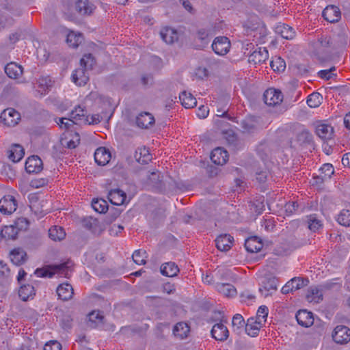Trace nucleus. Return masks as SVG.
Segmentation results:
<instances>
[{"label":"nucleus","instance_id":"obj_1","mask_svg":"<svg viewBox=\"0 0 350 350\" xmlns=\"http://www.w3.org/2000/svg\"><path fill=\"white\" fill-rule=\"evenodd\" d=\"M70 262H66L64 263L50 266L48 268H38L35 271V274L38 277L40 278H52L55 273H60L64 275L65 277H68V271H70Z\"/></svg>","mask_w":350,"mask_h":350},{"label":"nucleus","instance_id":"obj_2","mask_svg":"<svg viewBox=\"0 0 350 350\" xmlns=\"http://www.w3.org/2000/svg\"><path fill=\"white\" fill-rule=\"evenodd\" d=\"M311 44L317 55H323L329 49H332V38L323 34L313 40Z\"/></svg>","mask_w":350,"mask_h":350},{"label":"nucleus","instance_id":"obj_3","mask_svg":"<svg viewBox=\"0 0 350 350\" xmlns=\"http://www.w3.org/2000/svg\"><path fill=\"white\" fill-rule=\"evenodd\" d=\"M1 122L6 126H16L21 120L20 113L13 108H8L2 111L0 116Z\"/></svg>","mask_w":350,"mask_h":350},{"label":"nucleus","instance_id":"obj_4","mask_svg":"<svg viewBox=\"0 0 350 350\" xmlns=\"http://www.w3.org/2000/svg\"><path fill=\"white\" fill-rule=\"evenodd\" d=\"M332 338L338 344H347L350 341V329L345 325H337L333 332Z\"/></svg>","mask_w":350,"mask_h":350},{"label":"nucleus","instance_id":"obj_5","mask_svg":"<svg viewBox=\"0 0 350 350\" xmlns=\"http://www.w3.org/2000/svg\"><path fill=\"white\" fill-rule=\"evenodd\" d=\"M263 100L267 105L276 106L282 103L283 95L280 90L269 88L264 92Z\"/></svg>","mask_w":350,"mask_h":350},{"label":"nucleus","instance_id":"obj_6","mask_svg":"<svg viewBox=\"0 0 350 350\" xmlns=\"http://www.w3.org/2000/svg\"><path fill=\"white\" fill-rule=\"evenodd\" d=\"M230 47V42L228 38L225 36L217 37L212 44L213 50L219 55H226L229 51Z\"/></svg>","mask_w":350,"mask_h":350},{"label":"nucleus","instance_id":"obj_7","mask_svg":"<svg viewBox=\"0 0 350 350\" xmlns=\"http://www.w3.org/2000/svg\"><path fill=\"white\" fill-rule=\"evenodd\" d=\"M224 323H226L227 320L215 324L211 329L212 337L216 340L225 341L229 336V331Z\"/></svg>","mask_w":350,"mask_h":350},{"label":"nucleus","instance_id":"obj_8","mask_svg":"<svg viewBox=\"0 0 350 350\" xmlns=\"http://www.w3.org/2000/svg\"><path fill=\"white\" fill-rule=\"evenodd\" d=\"M17 208V202L14 196H5L0 200V212L5 215H10Z\"/></svg>","mask_w":350,"mask_h":350},{"label":"nucleus","instance_id":"obj_9","mask_svg":"<svg viewBox=\"0 0 350 350\" xmlns=\"http://www.w3.org/2000/svg\"><path fill=\"white\" fill-rule=\"evenodd\" d=\"M278 284V280L276 278L273 276L267 277L262 281V287L259 288V291L266 297L271 295L273 292L277 290Z\"/></svg>","mask_w":350,"mask_h":350},{"label":"nucleus","instance_id":"obj_10","mask_svg":"<svg viewBox=\"0 0 350 350\" xmlns=\"http://www.w3.org/2000/svg\"><path fill=\"white\" fill-rule=\"evenodd\" d=\"M86 113L85 109L79 105L70 113L68 120L74 124L87 123V121H89V116Z\"/></svg>","mask_w":350,"mask_h":350},{"label":"nucleus","instance_id":"obj_11","mask_svg":"<svg viewBox=\"0 0 350 350\" xmlns=\"http://www.w3.org/2000/svg\"><path fill=\"white\" fill-rule=\"evenodd\" d=\"M135 123L139 128L148 129L154 124L155 120L152 113L144 111L136 117Z\"/></svg>","mask_w":350,"mask_h":350},{"label":"nucleus","instance_id":"obj_12","mask_svg":"<svg viewBox=\"0 0 350 350\" xmlns=\"http://www.w3.org/2000/svg\"><path fill=\"white\" fill-rule=\"evenodd\" d=\"M43 163L41 159L36 156L33 155L29 157L25 163V170L27 173H38L43 169Z\"/></svg>","mask_w":350,"mask_h":350},{"label":"nucleus","instance_id":"obj_13","mask_svg":"<svg viewBox=\"0 0 350 350\" xmlns=\"http://www.w3.org/2000/svg\"><path fill=\"white\" fill-rule=\"evenodd\" d=\"M211 159L216 165H223L228 160V152L223 148H215L211 154Z\"/></svg>","mask_w":350,"mask_h":350},{"label":"nucleus","instance_id":"obj_14","mask_svg":"<svg viewBox=\"0 0 350 350\" xmlns=\"http://www.w3.org/2000/svg\"><path fill=\"white\" fill-rule=\"evenodd\" d=\"M323 17L329 23L338 22L340 18V11L334 5H328L323 11Z\"/></svg>","mask_w":350,"mask_h":350},{"label":"nucleus","instance_id":"obj_15","mask_svg":"<svg viewBox=\"0 0 350 350\" xmlns=\"http://www.w3.org/2000/svg\"><path fill=\"white\" fill-rule=\"evenodd\" d=\"M296 319L298 324L304 327H308L314 323L313 314L306 310H299L296 314Z\"/></svg>","mask_w":350,"mask_h":350},{"label":"nucleus","instance_id":"obj_16","mask_svg":"<svg viewBox=\"0 0 350 350\" xmlns=\"http://www.w3.org/2000/svg\"><path fill=\"white\" fill-rule=\"evenodd\" d=\"M316 134L323 141L331 139L334 135V128L327 124H319L316 126Z\"/></svg>","mask_w":350,"mask_h":350},{"label":"nucleus","instance_id":"obj_17","mask_svg":"<svg viewBox=\"0 0 350 350\" xmlns=\"http://www.w3.org/2000/svg\"><path fill=\"white\" fill-rule=\"evenodd\" d=\"M233 241V237L230 234H221L215 239L216 247L220 251H228L232 247Z\"/></svg>","mask_w":350,"mask_h":350},{"label":"nucleus","instance_id":"obj_18","mask_svg":"<svg viewBox=\"0 0 350 350\" xmlns=\"http://www.w3.org/2000/svg\"><path fill=\"white\" fill-rule=\"evenodd\" d=\"M72 79L77 85H85L89 81L87 70L82 66L79 68H77L72 75Z\"/></svg>","mask_w":350,"mask_h":350},{"label":"nucleus","instance_id":"obj_19","mask_svg":"<svg viewBox=\"0 0 350 350\" xmlns=\"http://www.w3.org/2000/svg\"><path fill=\"white\" fill-rule=\"evenodd\" d=\"M269 58L268 51L265 48H258L253 51L249 56V62L254 64L265 62Z\"/></svg>","mask_w":350,"mask_h":350},{"label":"nucleus","instance_id":"obj_20","mask_svg":"<svg viewBox=\"0 0 350 350\" xmlns=\"http://www.w3.org/2000/svg\"><path fill=\"white\" fill-rule=\"evenodd\" d=\"M56 292L59 299L64 301L70 299L74 295L73 288L68 283L59 284L57 288Z\"/></svg>","mask_w":350,"mask_h":350},{"label":"nucleus","instance_id":"obj_21","mask_svg":"<svg viewBox=\"0 0 350 350\" xmlns=\"http://www.w3.org/2000/svg\"><path fill=\"white\" fill-rule=\"evenodd\" d=\"M111 159V153L104 147L97 148L94 152L96 163L101 166L107 164Z\"/></svg>","mask_w":350,"mask_h":350},{"label":"nucleus","instance_id":"obj_22","mask_svg":"<svg viewBox=\"0 0 350 350\" xmlns=\"http://www.w3.org/2000/svg\"><path fill=\"white\" fill-rule=\"evenodd\" d=\"M108 199L113 204L122 205L126 199V193L121 189H111L108 193Z\"/></svg>","mask_w":350,"mask_h":350},{"label":"nucleus","instance_id":"obj_23","mask_svg":"<svg viewBox=\"0 0 350 350\" xmlns=\"http://www.w3.org/2000/svg\"><path fill=\"white\" fill-rule=\"evenodd\" d=\"M82 225L83 227L92 231L94 234H100L104 230L100 224L99 220L92 217L84 218L82 220Z\"/></svg>","mask_w":350,"mask_h":350},{"label":"nucleus","instance_id":"obj_24","mask_svg":"<svg viewBox=\"0 0 350 350\" xmlns=\"http://www.w3.org/2000/svg\"><path fill=\"white\" fill-rule=\"evenodd\" d=\"M17 226L10 225L4 226L1 230V237L6 241H14L18 237L19 233Z\"/></svg>","mask_w":350,"mask_h":350},{"label":"nucleus","instance_id":"obj_25","mask_svg":"<svg viewBox=\"0 0 350 350\" xmlns=\"http://www.w3.org/2000/svg\"><path fill=\"white\" fill-rule=\"evenodd\" d=\"M160 35L162 40L167 44H172L178 40L177 31L169 27H163L160 31Z\"/></svg>","mask_w":350,"mask_h":350},{"label":"nucleus","instance_id":"obj_26","mask_svg":"<svg viewBox=\"0 0 350 350\" xmlns=\"http://www.w3.org/2000/svg\"><path fill=\"white\" fill-rule=\"evenodd\" d=\"M245 247L250 252H258L262 249V243L258 237H252L245 240Z\"/></svg>","mask_w":350,"mask_h":350},{"label":"nucleus","instance_id":"obj_27","mask_svg":"<svg viewBox=\"0 0 350 350\" xmlns=\"http://www.w3.org/2000/svg\"><path fill=\"white\" fill-rule=\"evenodd\" d=\"M5 72L11 79H18L23 74V68L14 62L8 64L5 67Z\"/></svg>","mask_w":350,"mask_h":350},{"label":"nucleus","instance_id":"obj_28","mask_svg":"<svg viewBox=\"0 0 350 350\" xmlns=\"http://www.w3.org/2000/svg\"><path fill=\"white\" fill-rule=\"evenodd\" d=\"M10 258L14 265H21L27 260V255L23 250L16 248L10 252Z\"/></svg>","mask_w":350,"mask_h":350},{"label":"nucleus","instance_id":"obj_29","mask_svg":"<svg viewBox=\"0 0 350 350\" xmlns=\"http://www.w3.org/2000/svg\"><path fill=\"white\" fill-rule=\"evenodd\" d=\"M217 291L227 297H232L237 295L234 286L228 283H218L216 285Z\"/></svg>","mask_w":350,"mask_h":350},{"label":"nucleus","instance_id":"obj_30","mask_svg":"<svg viewBox=\"0 0 350 350\" xmlns=\"http://www.w3.org/2000/svg\"><path fill=\"white\" fill-rule=\"evenodd\" d=\"M179 99L182 105L187 109L193 108L197 105L196 98L191 93L185 91L180 94Z\"/></svg>","mask_w":350,"mask_h":350},{"label":"nucleus","instance_id":"obj_31","mask_svg":"<svg viewBox=\"0 0 350 350\" xmlns=\"http://www.w3.org/2000/svg\"><path fill=\"white\" fill-rule=\"evenodd\" d=\"M134 157L138 163L142 164L147 163L152 159L148 149L146 147L138 148L135 152Z\"/></svg>","mask_w":350,"mask_h":350},{"label":"nucleus","instance_id":"obj_32","mask_svg":"<svg viewBox=\"0 0 350 350\" xmlns=\"http://www.w3.org/2000/svg\"><path fill=\"white\" fill-rule=\"evenodd\" d=\"M178 272V266L173 262H165L161 267V273L167 277L176 276Z\"/></svg>","mask_w":350,"mask_h":350},{"label":"nucleus","instance_id":"obj_33","mask_svg":"<svg viewBox=\"0 0 350 350\" xmlns=\"http://www.w3.org/2000/svg\"><path fill=\"white\" fill-rule=\"evenodd\" d=\"M95 7L88 0H79L76 3V10L81 14H90Z\"/></svg>","mask_w":350,"mask_h":350},{"label":"nucleus","instance_id":"obj_34","mask_svg":"<svg viewBox=\"0 0 350 350\" xmlns=\"http://www.w3.org/2000/svg\"><path fill=\"white\" fill-rule=\"evenodd\" d=\"M262 324H258L254 318H250L245 325V332L250 336L254 337L258 335L260 328Z\"/></svg>","mask_w":350,"mask_h":350},{"label":"nucleus","instance_id":"obj_35","mask_svg":"<svg viewBox=\"0 0 350 350\" xmlns=\"http://www.w3.org/2000/svg\"><path fill=\"white\" fill-rule=\"evenodd\" d=\"M25 151L19 144H14L9 151V159L13 162H18L23 157Z\"/></svg>","mask_w":350,"mask_h":350},{"label":"nucleus","instance_id":"obj_36","mask_svg":"<svg viewBox=\"0 0 350 350\" xmlns=\"http://www.w3.org/2000/svg\"><path fill=\"white\" fill-rule=\"evenodd\" d=\"M49 236L55 241H60L66 237V232L62 227L54 226L49 230Z\"/></svg>","mask_w":350,"mask_h":350},{"label":"nucleus","instance_id":"obj_37","mask_svg":"<svg viewBox=\"0 0 350 350\" xmlns=\"http://www.w3.org/2000/svg\"><path fill=\"white\" fill-rule=\"evenodd\" d=\"M348 37L345 33H338L332 38V49L345 48L347 44Z\"/></svg>","mask_w":350,"mask_h":350},{"label":"nucleus","instance_id":"obj_38","mask_svg":"<svg viewBox=\"0 0 350 350\" xmlns=\"http://www.w3.org/2000/svg\"><path fill=\"white\" fill-rule=\"evenodd\" d=\"M306 298L309 302L319 303L323 300V294L317 287H310L308 290Z\"/></svg>","mask_w":350,"mask_h":350},{"label":"nucleus","instance_id":"obj_39","mask_svg":"<svg viewBox=\"0 0 350 350\" xmlns=\"http://www.w3.org/2000/svg\"><path fill=\"white\" fill-rule=\"evenodd\" d=\"M276 32L281 35L283 38L291 40L295 36V31L288 25L282 24L276 27Z\"/></svg>","mask_w":350,"mask_h":350},{"label":"nucleus","instance_id":"obj_40","mask_svg":"<svg viewBox=\"0 0 350 350\" xmlns=\"http://www.w3.org/2000/svg\"><path fill=\"white\" fill-rule=\"evenodd\" d=\"M88 317V326L91 328H96L103 323L104 317L101 314L100 311H93L89 314Z\"/></svg>","mask_w":350,"mask_h":350},{"label":"nucleus","instance_id":"obj_41","mask_svg":"<svg viewBox=\"0 0 350 350\" xmlns=\"http://www.w3.org/2000/svg\"><path fill=\"white\" fill-rule=\"evenodd\" d=\"M189 331L190 328L189 325L184 322L176 323L173 329L174 334L180 338H186Z\"/></svg>","mask_w":350,"mask_h":350},{"label":"nucleus","instance_id":"obj_42","mask_svg":"<svg viewBox=\"0 0 350 350\" xmlns=\"http://www.w3.org/2000/svg\"><path fill=\"white\" fill-rule=\"evenodd\" d=\"M83 41V38L81 33L77 34L75 32L71 31L67 35L66 42L72 48H77Z\"/></svg>","mask_w":350,"mask_h":350},{"label":"nucleus","instance_id":"obj_43","mask_svg":"<svg viewBox=\"0 0 350 350\" xmlns=\"http://www.w3.org/2000/svg\"><path fill=\"white\" fill-rule=\"evenodd\" d=\"M33 295H35L34 288L30 284L23 285L19 288L18 296L23 301H27Z\"/></svg>","mask_w":350,"mask_h":350},{"label":"nucleus","instance_id":"obj_44","mask_svg":"<svg viewBox=\"0 0 350 350\" xmlns=\"http://www.w3.org/2000/svg\"><path fill=\"white\" fill-rule=\"evenodd\" d=\"M270 66L275 72H283L286 68L285 61L280 57H274L270 62Z\"/></svg>","mask_w":350,"mask_h":350},{"label":"nucleus","instance_id":"obj_45","mask_svg":"<svg viewBox=\"0 0 350 350\" xmlns=\"http://www.w3.org/2000/svg\"><path fill=\"white\" fill-rule=\"evenodd\" d=\"M337 221L342 226L350 227V206L340 212Z\"/></svg>","mask_w":350,"mask_h":350},{"label":"nucleus","instance_id":"obj_46","mask_svg":"<svg viewBox=\"0 0 350 350\" xmlns=\"http://www.w3.org/2000/svg\"><path fill=\"white\" fill-rule=\"evenodd\" d=\"M92 206L96 212L104 213L108 209V203L103 199H94L92 202Z\"/></svg>","mask_w":350,"mask_h":350},{"label":"nucleus","instance_id":"obj_47","mask_svg":"<svg viewBox=\"0 0 350 350\" xmlns=\"http://www.w3.org/2000/svg\"><path fill=\"white\" fill-rule=\"evenodd\" d=\"M96 64L95 59L91 53L85 54L80 60L81 66L88 70H92Z\"/></svg>","mask_w":350,"mask_h":350},{"label":"nucleus","instance_id":"obj_48","mask_svg":"<svg viewBox=\"0 0 350 350\" xmlns=\"http://www.w3.org/2000/svg\"><path fill=\"white\" fill-rule=\"evenodd\" d=\"M308 228L313 232L317 231L323 226L322 221L317 218L315 214L310 215L308 217Z\"/></svg>","mask_w":350,"mask_h":350},{"label":"nucleus","instance_id":"obj_49","mask_svg":"<svg viewBox=\"0 0 350 350\" xmlns=\"http://www.w3.org/2000/svg\"><path fill=\"white\" fill-rule=\"evenodd\" d=\"M288 282L289 285L293 288V290L296 291L307 286L309 283V280L303 278L295 277L289 280Z\"/></svg>","mask_w":350,"mask_h":350},{"label":"nucleus","instance_id":"obj_50","mask_svg":"<svg viewBox=\"0 0 350 350\" xmlns=\"http://www.w3.org/2000/svg\"><path fill=\"white\" fill-rule=\"evenodd\" d=\"M297 141L300 145L309 144L312 142V135L308 130H303L297 135Z\"/></svg>","mask_w":350,"mask_h":350},{"label":"nucleus","instance_id":"obj_51","mask_svg":"<svg viewBox=\"0 0 350 350\" xmlns=\"http://www.w3.org/2000/svg\"><path fill=\"white\" fill-rule=\"evenodd\" d=\"M257 154L260 157L262 160H266L270 152V148L269 144L264 142H261L256 148Z\"/></svg>","mask_w":350,"mask_h":350},{"label":"nucleus","instance_id":"obj_52","mask_svg":"<svg viewBox=\"0 0 350 350\" xmlns=\"http://www.w3.org/2000/svg\"><path fill=\"white\" fill-rule=\"evenodd\" d=\"M132 258L136 264L145 265L146 263L147 252L142 250H136L133 254Z\"/></svg>","mask_w":350,"mask_h":350},{"label":"nucleus","instance_id":"obj_53","mask_svg":"<svg viewBox=\"0 0 350 350\" xmlns=\"http://www.w3.org/2000/svg\"><path fill=\"white\" fill-rule=\"evenodd\" d=\"M232 327L234 331L239 332L243 327H245L246 323H245L244 319L240 314H235L232 321Z\"/></svg>","mask_w":350,"mask_h":350},{"label":"nucleus","instance_id":"obj_54","mask_svg":"<svg viewBox=\"0 0 350 350\" xmlns=\"http://www.w3.org/2000/svg\"><path fill=\"white\" fill-rule=\"evenodd\" d=\"M161 181V176L159 172H152L148 176L147 183L152 187H159Z\"/></svg>","mask_w":350,"mask_h":350},{"label":"nucleus","instance_id":"obj_55","mask_svg":"<svg viewBox=\"0 0 350 350\" xmlns=\"http://www.w3.org/2000/svg\"><path fill=\"white\" fill-rule=\"evenodd\" d=\"M268 315V308L265 306H262L259 307L256 317L254 319L258 323V324H263L266 321V319Z\"/></svg>","mask_w":350,"mask_h":350},{"label":"nucleus","instance_id":"obj_56","mask_svg":"<svg viewBox=\"0 0 350 350\" xmlns=\"http://www.w3.org/2000/svg\"><path fill=\"white\" fill-rule=\"evenodd\" d=\"M321 96L319 93H312L307 98V104L310 107L315 108L320 105Z\"/></svg>","mask_w":350,"mask_h":350},{"label":"nucleus","instance_id":"obj_57","mask_svg":"<svg viewBox=\"0 0 350 350\" xmlns=\"http://www.w3.org/2000/svg\"><path fill=\"white\" fill-rule=\"evenodd\" d=\"M243 132L252 133L256 129L255 123L251 119H244L241 122Z\"/></svg>","mask_w":350,"mask_h":350},{"label":"nucleus","instance_id":"obj_58","mask_svg":"<svg viewBox=\"0 0 350 350\" xmlns=\"http://www.w3.org/2000/svg\"><path fill=\"white\" fill-rule=\"evenodd\" d=\"M196 38L201 42L202 46L208 44L209 42L208 31L205 29H199L196 33Z\"/></svg>","mask_w":350,"mask_h":350},{"label":"nucleus","instance_id":"obj_59","mask_svg":"<svg viewBox=\"0 0 350 350\" xmlns=\"http://www.w3.org/2000/svg\"><path fill=\"white\" fill-rule=\"evenodd\" d=\"M321 174H324V178H330L334 173V168L330 163H325L319 170Z\"/></svg>","mask_w":350,"mask_h":350},{"label":"nucleus","instance_id":"obj_60","mask_svg":"<svg viewBox=\"0 0 350 350\" xmlns=\"http://www.w3.org/2000/svg\"><path fill=\"white\" fill-rule=\"evenodd\" d=\"M29 225V222L27 219L25 217L18 218L17 220L14 223V226H17L18 229V232L26 230Z\"/></svg>","mask_w":350,"mask_h":350},{"label":"nucleus","instance_id":"obj_61","mask_svg":"<svg viewBox=\"0 0 350 350\" xmlns=\"http://www.w3.org/2000/svg\"><path fill=\"white\" fill-rule=\"evenodd\" d=\"M10 269L8 265L3 261L0 260V278H6L10 276Z\"/></svg>","mask_w":350,"mask_h":350},{"label":"nucleus","instance_id":"obj_62","mask_svg":"<svg viewBox=\"0 0 350 350\" xmlns=\"http://www.w3.org/2000/svg\"><path fill=\"white\" fill-rule=\"evenodd\" d=\"M339 280L338 278L333 279L330 281H328L325 282L322 287L325 290H330L332 288H334L335 286H338V288H341L342 286V282H337L336 281Z\"/></svg>","mask_w":350,"mask_h":350},{"label":"nucleus","instance_id":"obj_63","mask_svg":"<svg viewBox=\"0 0 350 350\" xmlns=\"http://www.w3.org/2000/svg\"><path fill=\"white\" fill-rule=\"evenodd\" d=\"M336 70L335 67H332L330 69L328 70H320L318 72V76L321 78L326 80H329L332 77L333 73L332 72Z\"/></svg>","mask_w":350,"mask_h":350},{"label":"nucleus","instance_id":"obj_64","mask_svg":"<svg viewBox=\"0 0 350 350\" xmlns=\"http://www.w3.org/2000/svg\"><path fill=\"white\" fill-rule=\"evenodd\" d=\"M62 345L57 341L53 340L46 343L44 350H61Z\"/></svg>","mask_w":350,"mask_h":350}]
</instances>
